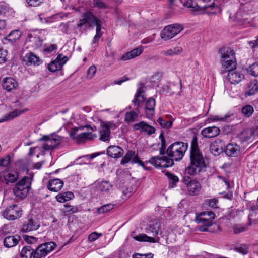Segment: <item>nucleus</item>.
<instances>
[{
	"label": "nucleus",
	"mask_w": 258,
	"mask_h": 258,
	"mask_svg": "<svg viewBox=\"0 0 258 258\" xmlns=\"http://www.w3.org/2000/svg\"><path fill=\"white\" fill-rule=\"evenodd\" d=\"M234 70L231 71H225L228 72L227 76V79L232 84H237L239 83L243 78V76L242 74L238 71H234Z\"/></svg>",
	"instance_id": "nucleus-20"
},
{
	"label": "nucleus",
	"mask_w": 258,
	"mask_h": 258,
	"mask_svg": "<svg viewBox=\"0 0 258 258\" xmlns=\"http://www.w3.org/2000/svg\"><path fill=\"white\" fill-rule=\"evenodd\" d=\"M56 245L53 242H45L33 248V258L45 257L50 252L53 251Z\"/></svg>",
	"instance_id": "nucleus-7"
},
{
	"label": "nucleus",
	"mask_w": 258,
	"mask_h": 258,
	"mask_svg": "<svg viewBox=\"0 0 258 258\" xmlns=\"http://www.w3.org/2000/svg\"><path fill=\"white\" fill-rule=\"evenodd\" d=\"M92 24L96 27L95 35L101 38L103 35V32L101 31L102 22L91 11L83 13L82 18L79 20L77 26L80 28L84 26L86 28H89L92 27Z\"/></svg>",
	"instance_id": "nucleus-3"
},
{
	"label": "nucleus",
	"mask_w": 258,
	"mask_h": 258,
	"mask_svg": "<svg viewBox=\"0 0 258 258\" xmlns=\"http://www.w3.org/2000/svg\"><path fill=\"white\" fill-rule=\"evenodd\" d=\"M217 202L218 200L216 198H213L212 199L208 200L207 201V204L209 205V206L212 208H217Z\"/></svg>",
	"instance_id": "nucleus-64"
},
{
	"label": "nucleus",
	"mask_w": 258,
	"mask_h": 258,
	"mask_svg": "<svg viewBox=\"0 0 258 258\" xmlns=\"http://www.w3.org/2000/svg\"><path fill=\"white\" fill-rule=\"evenodd\" d=\"M240 147L235 143H230L224 149L225 154L230 157L237 156L240 152Z\"/></svg>",
	"instance_id": "nucleus-16"
},
{
	"label": "nucleus",
	"mask_w": 258,
	"mask_h": 258,
	"mask_svg": "<svg viewBox=\"0 0 258 258\" xmlns=\"http://www.w3.org/2000/svg\"><path fill=\"white\" fill-rule=\"evenodd\" d=\"M146 231L148 234L156 236L160 231V223L157 220L151 222L146 227Z\"/></svg>",
	"instance_id": "nucleus-25"
},
{
	"label": "nucleus",
	"mask_w": 258,
	"mask_h": 258,
	"mask_svg": "<svg viewBox=\"0 0 258 258\" xmlns=\"http://www.w3.org/2000/svg\"><path fill=\"white\" fill-rule=\"evenodd\" d=\"M183 51L181 47L177 46L167 50H163L161 53L166 56H173L180 54Z\"/></svg>",
	"instance_id": "nucleus-35"
},
{
	"label": "nucleus",
	"mask_w": 258,
	"mask_h": 258,
	"mask_svg": "<svg viewBox=\"0 0 258 258\" xmlns=\"http://www.w3.org/2000/svg\"><path fill=\"white\" fill-rule=\"evenodd\" d=\"M28 40L30 42L34 43L33 46L35 49L39 48L42 45L43 40L38 36H33L31 35L29 36Z\"/></svg>",
	"instance_id": "nucleus-43"
},
{
	"label": "nucleus",
	"mask_w": 258,
	"mask_h": 258,
	"mask_svg": "<svg viewBox=\"0 0 258 258\" xmlns=\"http://www.w3.org/2000/svg\"><path fill=\"white\" fill-rule=\"evenodd\" d=\"M155 105L156 101L153 98L150 97L147 100L145 104V113L147 117L149 118L153 115Z\"/></svg>",
	"instance_id": "nucleus-29"
},
{
	"label": "nucleus",
	"mask_w": 258,
	"mask_h": 258,
	"mask_svg": "<svg viewBox=\"0 0 258 258\" xmlns=\"http://www.w3.org/2000/svg\"><path fill=\"white\" fill-rule=\"evenodd\" d=\"M64 209L62 211L63 215L68 216L72 214L75 213L78 211L77 206L64 205Z\"/></svg>",
	"instance_id": "nucleus-45"
},
{
	"label": "nucleus",
	"mask_w": 258,
	"mask_h": 258,
	"mask_svg": "<svg viewBox=\"0 0 258 258\" xmlns=\"http://www.w3.org/2000/svg\"><path fill=\"white\" fill-rule=\"evenodd\" d=\"M39 227V223L37 220L30 219L23 224L22 231L28 232L36 230Z\"/></svg>",
	"instance_id": "nucleus-19"
},
{
	"label": "nucleus",
	"mask_w": 258,
	"mask_h": 258,
	"mask_svg": "<svg viewBox=\"0 0 258 258\" xmlns=\"http://www.w3.org/2000/svg\"><path fill=\"white\" fill-rule=\"evenodd\" d=\"M3 215L8 220H15L21 216L22 210L19 206L14 204L7 207L3 212Z\"/></svg>",
	"instance_id": "nucleus-10"
},
{
	"label": "nucleus",
	"mask_w": 258,
	"mask_h": 258,
	"mask_svg": "<svg viewBox=\"0 0 258 258\" xmlns=\"http://www.w3.org/2000/svg\"><path fill=\"white\" fill-rule=\"evenodd\" d=\"M252 135V132L249 130H245L241 132L239 135L240 139L242 141H247L249 140Z\"/></svg>",
	"instance_id": "nucleus-49"
},
{
	"label": "nucleus",
	"mask_w": 258,
	"mask_h": 258,
	"mask_svg": "<svg viewBox=\"0 0 258 258\" xmlns=\"http://www.w3.org/2000/svg\"><path fill=\"white\" fill-rule=\"evenodd\" d=\"M33 247L31 246H25L20 252V258H33Z\"/></svg>",
	"instance_id": "nucleus-34"
},
{
	"label": "nucleus",
	"mask_w": 258,
	"mask_h": 258,
	"mask_svg": "<svg viewBox=\"0 0 258 258\" xmlns=\"http://www.w3.org/2000/svg\"><path fill=\"white\" fill-rule=\"evenodd\" d=\"M189 158L190 164L186 169L187 174L195 175L206 170L207 164L203 153L199 148L196 136H194L191 142Z\"/></svg>",
	"instance_id": "nucleus-2"
},
{
	"label": "nucleus",
	"mask_w": 258,
	"mask_h": 258,
	"mask_svg": "<svg viewBox=\"0 0 258 258\" xmlns=\"http://www.w3.org/2000/svg\"><path fill=\"white\" fill-rule=\"evenodd\" d=\"M64 64L65 61L62 62H58L54 60L49 64L48 69L50 71L55 72L56 71L61 70Z\"/></svg>",
	"instance_id": "nucleus-42"
},
{
	"label": "nucleus",
	"mask_w": 258,
	"mask_h": 258,
	"mask_svg": "<svg viewBox=\"0 0 258 258\" xmlns=\"http://www.w3.org/2000/svg\"><path fill=\"white\" fill-rule=\"evenodd\" d=\"M232 229L233 232L235 234H238L247 231L248 230V226L236 224L232 226Z\"/></svg>",
	"instance_id": "nucleus-46"
},
{
	"label": "nucleus",
	"mask_w": 258,
	"mask_h": 258,
	"mask_svg": "<svg viewBox=\"0 0 258 258\" xmlns=\"http://www.w3.org/2000/svg\"><path fill=\"white\" fill-rule=\"evenodd\" d=\"M9 8L7 4L4 2H0V15L5 14L8 11Z\"/></svg>",
	"instance_id": "nucleus-58"
},
{
	"label": "nucleus",
	"mask_w": 258,
	"mask_h": 258,
	"mask_svg": "<svg viewBox=\"0 0 258 258\" xmlns=\"http://www.w3.org/2000/svg\"><path fill=\"white\" fill-rule=\"evenodd\" d=\"M183 27L179 24H173L166 26L161 32V37L162 39L167 40L174 37L179 33Z\"/></svg>",
	"instance_id": "nucleus-8"
},
{
	"label": "nucleus",
	"mask_w": 258,
	"mask_h": 258,
	"mask_svg": "<svg viewBox=\"0 0 258 258\" xmlns=\"http://www.w3.org/2000/svg\"><path fill=\"white\" fill-rule=\"evenodd\" d=\"M182 181L186 185L187 190L190 196H197L200 194L201 185L199 182L191 180L188 176L184 177Z\"/></svg>",
	"instance_id": "nucleus-9"
},
{
	"label": "nucleus",
	"mask_w": 258,
	"mask_h": 258,
	"mask_svg": "<svg viewBox=\"0 0 258 258\" xmlns=\"http://www.w3.org/2000/svg\"><path fill=\"white\" fill-rule=\"evenodd\" d=\"M23 112L24 111H19L18 110H15L12 111L9 113L6 114L3 118L0 119V123L12 120Z\"/></svg>",
	"instance_id": "nucleus-39"
},
{
	"label": "nucleus",
	"mask_w": 258,
	"mask_h": 258,
	"mask_svg": "<svg viewBox=\"0 0 258 258\" xmlns=\"http://www.w3.org/2000/svg\"><path fill=\"white\" fill-rule=\"evenodd\" d=\"M257 92H258V81L256 80H254L248 84L245 95H253Z\"/></svg>",
	"instance_id": "nucleus-33"
},
{
	"label": "nucleus",
	"mask_w": 258,
	"mask_h": 258,
	"mask_svg": "<svg viewBox=\"0 0 258 258\" xmlns=\"http://www.w3.org/2000/svg\"><path fill=\"white\" fill-rule=\"evenodd\" d=\"M95 157V156L93 155H92L91 156H90L89 155L82 156L77 159L75 161V162L76 164H86L87 162H89L91 159H92Z\"/></svg>",
	"instance_id": "nucleus-50"
},
{
	"label": "nucleus",
	"mask_w": 258,
	"mask_h": 258,
	"mask_svg": "<svg viewBox=\"0 0 258 258\" xmlns=\"http://www.w3.org/2000/svg\"><path fill=\"white\" fill-rule=\"evenodd\" d=\"M93 7L99 9H105L108 8V5L102 0H93Z\"/></svg>",
	"instance_id": "nucleus-51"
},
{
	"label": "nucleus",
	"mask_w": 258,
	"mask_h": 258,
	"mask_svg": "<svg viewBox=\"0 0 258 258\" xmlns=\"http://www.w3.org/2000/svg\"><path fill=\"white\" fill-rule=\"evenodd\" d=\"M134 238L136 241L141 242H148L150 243L158 242L160 240V238L157 237L156 239L147 236L146 234L142 233L134 237Z\"/></svg>",
	"instance_id": "nucleus-32"
},
{
	"label": "nucleus",
	"mask_w": 258,
	"mask_h": 258,
	"mask_svg": "<svg viewBox=\"0 0 258 258\" xmlns=\"http://www.w3.org/2000/svg\"><path fill=\"white\" fill-rule=\"evenodd\" d=\"M101 235V233H98L96 232H92L88 235V240L90 242L94 241L99 238Z\"/></svg>",
	"instance_id": "nucleus-57"
},
{
	"label": "nucleus",
	"mask_w": 258,
	"mask_h": 258,
	"mask_svg": "<svg viewBox=\"0 0 258 258\" xmlns=\"http://www.w3.org/2000/svg\"><path fill=\"white\" fill-rule=\"evenodd\" d=\"M133 127L135 130L140 131L141 132L145 133L149 135L154 134L155 132V129L153 126L144 121L134 124Z\"/></svg>",
	"instance_id": "nucleus-13"
},
{
	"label": "nucleus",
	"mask_w": 258,
	"mask_h": 258,
	"mask_svg": "<svg viewBox=\"0 0 258 258\" xmlns=\"http://www.w3.org/2000/svg\"><path fill=\"white\" fill-rule=\"evenodd\" d=\"M24 61L28 66L31 65L39 66L41 63L40 58L31 52L26 54L24 58Z\"/></svg>",
	"instance_id": "nucleus-24"
},
{
	"label": "nucleus",
	"mask_w": 258,
	"mask_h": 258,
	"mask_svg": "<svg viewBox=\"0 0 258 258\" xmlns=\"http://www.w3.org/2000/svg\"><path fill=\"white\" fill-rule=\"evenodd\" d=\"M134 155V151H128L127 153L125 154V155L122 158L120 162L121 164L124 165L127 163H128L132 159V158Z\"/></svg>",
	"instance_id": "nucleus-53"
},
{
	"label": "nucleus",
	"mask_w": 258,
	"mask_h": 258,
	"mask_svg": "<svg viewBox=\"0 0 258 258\" xmlns=\"http://www.w3.org/2000/svg\"><path fill=\"white\" fill-rule=\"evenodd\" d=\"M184 6L190 9L191 11H196L199 9V6L196 2L192 0H187L184 3Z\"/></svg>",
	"instance_id": "nucleus-54"
},
{
	"label": "nucleus",
	"mask_w": 258,
	"mask_h": 258,
	"mask_svg": "<svg viewBox=\"0 0 258 258\" xmlns=\"http://www.w3.org/2000/svg\"><path fill=\"white\" fill-rule=\"evenodd\" d=\"M223 147V142L221 140L217 139L211 143L210 152L214 156H218L224 152Z\"/></svg>",
	"instance_id": "nucleus-15"
},
{
	"label": "nucleus",
	"mask_w": 258,
	"mask_h": 258,
	"mask_svg": "<svg viewBox=\"0 0 258 258\" xmlns=\"http://www.w3.org/2000/svg\"><path fill=\"white\" fill-rule=\"evenodd\" d=\"M96 72V68L95 66H91L89 68L87 72V77L89 79L92 78Z\"/></svg>",
	"instance_id": "nucleus-56"
},
{
	"label": "nucleus",
	"mask_w": 258,
	"mask_h": 258,
	"mask_svg": "<svg viewBox=\"0 0 258 258\" xmlns=\"http://www.w3.org/2000/svg\"><path fill=\"white\" fill-rule=\"evenodd\" d=\"M2 233L4 235L8 234L11 231V226L9 225H4L1 229Z\"/></svg>",
	"instance_id": "nucleus-62"
},
{
	"label": "nucleus",
	"mask_w": 258,
	"mask_h": 258,
	"mask_svg": "<svg viewBox=\"0 0 258 258\" xmlns=\"http://www.w3.org/2000/svg\"><path fill=\"white\" fill-rule=\"evenodd\" d=\"M158 123L164 128H169L171 127L172 122L170 121H165L162 118L159 117L157 119Z\"/></svg>",
	"instance_id": "nucleus-55"
},
{
	"label": "nucleus",
	"mask_w": 258,
	"mask_h": 258,
	"mask_svg": "<svg viewBox=\"0 0 258 258\" xmlns=\"http://www.w3.org/2000/svg\"><path fill=\"white\" fill-rule=\"evenodd\" d=\"M138 118V114L134 111H131L125 113L124 121L127 123H130L136 121Z\"/></svg>",
	"instance_id": "nucleus-41"
},
{
	"label": "nucleus",
	"mask_w": 258,
	"mask_h": 258,
	"mask_svg": "<svg viewBox=\"0 0 258 258\" xmlns=\"http://www.w3.org/2000/svg\"><path fill=\"white\" fill-rule=\"evenodd\" d=\"M64 184L63 181L58 178L50 179L47 188L51 191L58 192L61 190Z\"/></svg>",
	"instance_id": "nucleus-18"
},
{
	"label": "nucleus",
	"mask_w": 258,
	"mask_h": 258,
	"mask_svg": "<svg viewBox=\"0 0 258 258\" xmlns=\"http://www.w3.org/2000/svg\"><path fill=\"white\" fill-rule=\"evenodd\" d=\"M220 131L218 127L213 126L203 129L201 134L205 138H211L217 136L219 134Z\"/></svg>",
	"instance_id": "nucleus-17"
},
{
	"label": "nucleus",
	"mask_w": 258,
	"mask_h": 258,
	"mask_svg": "<svg viewBox=\"0 0 258 258\" xmlns=\"http://www.w3.org/2000/svg\"><path fill=\"white\" fill-rule=\"evenodd\" d=\"M59 143L60 141L58 138H54L52 137L47 142H45L43 144L42 148L45 150H52L56 148Z\"/></svg>",
	"instance_id": "nucleus-31"
},
{
	"label": "nucleus",
	"mask_w": 258,
	"mask_h": 258,
	"mask_svg": "<svg viewBox=\"0 0 258 258\" xmlns=\"http://www.w3.org/2000/svg\"><path fill=\"white\" fill-rule=\"evenodd\" d=\"M247 72L251 75L258 76V63H254L247 69Z\"/></svg>",
	"instance_id": "nucleus-52"
},
{
	"label": "nucleus",
	"mask_w": 258,
	"mask_h": 258,
	"mask_svg": "<svg viewBox=\"0 0 258 258\" xmlns=\"http://www.w3.org/2000/svg\"><path fill=\"white\" fill-rule=\"evenodd\" d=\"M107 154L108 156L118 158L121 157L123 154V149L118 146H110L107 150Z\"/></svg>",
	"instance_id": "nucleus-22"
},
{
	"label": "nucleus",
	"mask_w": 258,
	"mask_h": 258,
	"mask_svg": "<svg viewBox=\"0 0 258 258\" xmlns=\"http://www.w3.org/2000/svg\"><path fill=\"white\" fill-rule=\"evenodd\" d=\"M222 67L225 71H231L236 68L235 52L229 47H222L219 50Z\"/></svg>",
	"instance_id": "nucleus-4"
},
{
	"label": "nucleus",
	"mask_w": 258,
	"mask_h": 258,
	"mask_svg": "<svg viewBox=\"0 0 258 258\" xmlns=\"http://www.w3.org/2000/svg\"><path fill=\"white\" fill-rule=\"evenodd\" d=\"M254 111L253 107L250 105H246L241 109L243 115L246 117H249L252 115Z\"/></svg>",
	"instance_id": "nucleus-48"
},
{
	"label": "nucleus",
	"mask_w": 258,
	"mask_h": 258,
	"mask_svg": "<svg viewBox=\"0 0 258 258\" xmlns=\"http://www.w3.org/2000/svg\"><path fill=\"white\" fill-rule=\"evenodd\" d=\"M33 175L30 176H24L16 183L13 189L14 194L21 199L25 198L31 189V185Z\"/></svg>",
	"instance_id": "nucleus-6"
},
{
	"label": "nucleus",
	"mask_w": 258,
	"mask_h": 258,
	"mask_svg": "<svg viewBox=\"0 0 258 258\" xmlns=\"http://www.w3.org/2000/svg\"><path fill=\"white\" fill-rule=\"evenodd\" d=\"M229 18L233 21L241 24L246 23L248 19V14L241 8L238 10L235 15L230 14Z\"/></svg>",
	"instance_id": "nucleus-14"
},
{
	"label": "nucleus",
	"mask_w": 258,
	"mask_h": 258,
	"mask_svg": "<svg viewBox=\"0 0 258 258\" xmlns=\"http://www.w3.org/2000/svg\"><path fill=\"white\" fill-rule=\"evenodd\" d=\"M7 51L5 49H0V63H3L6 61Z\"/></svg>",
	"instance_id": "nucleus-61"
},
{
	"label": "nucleus",
	"mask_w": 258,
	"mask_h": 258,
	"mask_svg": "<svg viewBox=\"0 0 258 258\" xmlns=\"http://www.w3.org/2000/svg\"><path fill=\"white\" fill-rule=\"evenodd\" d=\"M153 158V156L150 158V159L148 160H147L145 162H143L140 160L139 157L137 155H134L132 158V162L134 163H138L139 165L142 166L143 168H146V166L148 163H150L152 165L154 166L155 168H158V166H156L154 164H153L151 162L150 160Z\"/></svg>",
	"instance_id": "nucleus-40"
},
{
	"label": "nucleus",
	"mask_w": 258,
	"mask_h": 258,
	"mask_svg": "<svg viewBox=\"0 0 258 258\" xmlns=\"http://www.w3.org/2000/svg\"><path fill=\"white\" fill-rule=\"evenodd\" d=\"M115 127V124L112 122H107L102 124L99 130L100 140L104 142L109 141L110 130Z\"/></svg>",
	"instance_id": "nucleus-12"
},
{
	"label": "nucleus",
	"mask_w": 258,
	"mask_h": 258,
	"mask_svg": "<svg viewBox=\"0 0 258 258\" xmlns=\"http://www.w3.org/2000/svg\"><path fill=\"white\" fill-rule=\"evenodd\" d=\"M144 93V90L142 87L139 88L135 95V98L133 100V103L135 106H139L140 102L144 100L143 94Z\"/></svg>",
	"instance_id": "nucleus-38"
},
{
	"label": "nucleus",
	"mask_w": 258,
	"mask_h": 258,
	"mask_svg": "<svg viewBox=\"0 0 258 258\" xmlns=\"http://www.w3.org/2000/svg\"><path fill=\"white\" fill-rule=\"evenodd\" d=\"M3 88L8 92H11L18 86V83L14 78L11 77L6 78L3 81Z\"/></svg>",
	"instance_id": "nucleus-23"
},
{
	"label": "nucleus",
	"mask_w": 258,
	"mask_h": 258,
	"mask_svg": "<svg viewBox=\"0 0 258 258\" xmlns=\"http://www.w3.org/2000/svg\"><path fill=\"white\" fill-rule=\"evenodd\" d=\"M74 197V194L72 192L68 191L63 194H58L56 196V199L58 202L64 203L72 200Z\"/></svg>",
	"instance_id": "nucleus-36"
},
{
	"label": "nucleus",
	"mask_w": 258,
	"mask_h": 258,
	"mask_svg": "<svg viewBox=\"0 0 258 258\" xmlns=\"http://www.w3.org/2000/svg\"><path fill=\"white\" fill-rule=\"evenodd\" d=\"M95 185L97 189L102 192L108 194L112 189V184L107 181H96Z\"/></svg>",
	"instance_id": "nucleus-26"
},
{
	"label": "nucleus",
	"mask_w": 258,
	"mask_h": 258,
	"mask_svg": "<svg viewBox=\"0 0 258 258\" xmlns=\"http://www.w3.org/2000/svg\"><path fill=\"white\" fill-rule=\"evenodd\" d=\"M255 39L248 42V44L250 48L254 50L258 47V36L255 37Z\"/></svg>",
	"instance_id": "nucleus-60"
},
{
	"label": "nucleus",
	"mask_w": 258,
	"mask_h": 258,
	"mask_svg": "<svg viewBox=\"0 0 258 258\" xmlns=\"http://www.w3.org/2000/svg\"><path fill=\"white\" fill-rule=\"evenodd\" d=\"M18 178V172L9 169L0 171V180L6 184L15 182Z\"/></svg>",
	"instance_id": "nucleus-11"
},
{
	"label": "nucleus",
	"mask_w": 258,
	"mask_h": 258,
	"mask_svg": "<svg viewBox=\"0 0 258 258\" xmlns=\"http://www.w3.org/2000/svg\"><path fill=\"white\" fill-rule=\"evenodd\" d=\"M20 237L18 235L6 237L3 241L4 245L7 248H11L16 246L19 242Z\"/></svg>",
	"instance_id": "nucleus-30"
},
{
	"label": "nucleus",
	"mask_w": 258,
	"mask_h": 258,
	"mask_svg": "<svg viewBox=\"0 0 258 258\" xmlns=\"http://www.w3.org/2000/svg\"><path fill=\"white\" fill-rule=\"evenodd\" d=\"M166 175L169 181V187L170 188H174L176 187L177 183L179 181L178 177L175 174L167 172Z\"/></svg>",
	"instance_id": "nucleus-37"
},
{
	"label": "nucleus",
	"mask_w": 258,
	"mask_h": 258,
	"mask_svg": "<svg viewBox=\"0 0 258 258\" xmlns=\"http://www.w3.org/2000/svg\"><path fill=\"white\" fill-rule=\"evenodd\" d=\"M88 125H86L85 126H81L78 128H74L72 131L70 133V136L73 139H75L79 141H82L85 139H88L89 138V136L91 133L88 132L82 133L80 134L76 135V133L78 131L79 129H83L84 127H88Z\"/></svg>",
	"instance_id": "nucleus-27"
},
{
	"label": "nucleus",
	"mask_w": 258,
	"mask_h": 258,
	"mask_svg": "<svg viewBox=\"0 0 258 258\" xmlns=\"http://www.w3.org/2000/svg\"><path fill=\"white\" fill-rule=\"evenodd\" d=\"M114 207V205L112 204H107L101 206L99 208L95 209V212L98 214H104L109 212L110 210L112 209Z\"/></svg>",
	"instance_id": "nucleus-44"
},
{
	"label": "nucleus",
	"mask_w": 258,
	"mask_h": 258,
	"mask_svg": "<svg viewBox=\"0 0 258 258\" xmlns=\"http://www.w3.org/2000/svg\"><path fill=\"white\" fill-rule=\"evenodd\" d=\"M215 217V213L212 211L202 212L197 215L195 221L201 224L199 226V230L201 232L211 231L210 228L213 225V220Z\"/></svg>",
	"instance_id": "nucleus-5"
},
{
	"label": "nucleus",
	"mask_w": 258,
	"mask_h": 258,
	"mask_svg": "<svg viewBox=\"0 0 258 258\" xmlns=\"http://www.w3.org/2000/svg\"><path fill=\"white\" fill-rule=\"evenodd\" d=\"M10 163V157L7 155L0 159V171L9 169L8 166Z\"/></svg>",
	"instance_id": "nucleus-47"
},
{
	"label": "nucleus",
	"mask_w": 258,
	"mask_h": 258,
	"mask_svg": "<svg viewBox=\"0 0 258 258\" xmlns=\"http://www.w3.org/2000/svg\"><path fill=\"white\" fill-rule=\"evenodd\" d=\"M22 32L19 29H16L12 30L8 35H7L5 39L8 42L11 44L15 43L19 40L21 37Z\"/></svg>",
	"instance_id": "nucleus-28"
},
{
	"label": "nucleus",
	"mask_w": 258,
	"mask_h": 258,
	"mask_svg": "<svg viewBox=\"0 0 258 258\" xmlns=\"http://www.w3.org/2000/svg\"><path fill=\"white\" fill-rule=\"evenodd\" d=\"M143 47L142 46L135 48L131 51L123 54L120 58L121 60L126 61L134 58L142 53Z\"/></svg>",
	"instance_id": "nucleus-21"
},
{
	"label": "nucleus",
	"mask_w": 258,
	"mask_h": 258,
	"mask_svg": "<svg viewBox=\"0 0 258 258\" xmlns=\"http://www.w3.org/2000/svg\"><path fill=\"white\" fill-rule=\"evenodd\" d=\"M237 251L243 254H246L248 253V247L245 245H241L236 248Z\"/></svg>",
	"instance_id": "nucleus-59"
},
{
	"label": "nucleus",
	"mask_w": 258,
	"mask_h": 258,
	"mask_svg": "<svg viewBox=\"0 0 258 258\" xmlns=\"http://www.w3.org/2000/svg\"><path fill=\"white\" fill-rule=\"evenodd\" d=\"M25 241L28 244H34L37 241V239L33 236H25Z\"/></svg>",
	"instance_id": "nucleus-63"
},
{
	"label": "nucleus",
	"mask_w": 258,
	"mask_h": 258,
	"mask_svg": "<svg viewBox=\"0 0 258 258\" xmlns=\"http://www.w3.org/2000/svg\"><path fill=\"white\" fill-rule=\"evenodd\" d=\"M188 148V144L182 142H176L170 145L166 150L168 156H155L151 162L161 168H168L174 164V161H180Z\"/></svg>",
	"instance_id": "nucleus-1"
}]
</instances>
